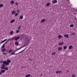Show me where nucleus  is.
I'll list each match as a JSON object with an SVG mask.
<instances>
[{"label": "nucleus", "mask_w": 77, "mask_h": 77, "mask_svg": "<svg viewBox=\"0 0 77 77\" xmlns=\"http://www.w3.org/2000/svg\"><path fill=\"white\" fill-rule=\"evenodd\" d=\"M13 33H14V32L12 31H11L10 32V35H12V34H13Z\"/></svg>", "instance_id": "25"}, {"label": "nucleus", "mask_w": 77, "mask_h": 77, "mask_svg": "<svg viewBox=\"0 0 77 77\" xmlns=\"http://www.w3.org/2000/svg\"><path fill=\"white\" fill-rule=\"evenodd\" d=\"M18 49L17 50H14V52H16V51H18Z\"/></svg>", "instance_id": "46"}, {"label": "nucleus", "mask_w": 77, "mask_h": 77, "mask_svg": "<svg viewBox=\"0 0 77 77\" xmlns=\"http://www.w3.org/2000/svg\"><path fill=\"white\" fill-rule=\"evenodd\" d=\"M56 53L55 52H53L51 53L52 55H55V54H56Z\"/></svg>", "instance_id": "32"}, {"label": "nucleus", "mask_w": 77, "mask_h": 77, "mask_svg": "<svg viewBox=\"0 0 77 77\" xmlns=\"http://www.w3.org/2000/svg\"><path fill=\"white\" fill-rule=\"evenodd\" d=\"M40 76H42V74L40 75Z\"/></svg>", "instance_id": "49"}, {"label": "nucleus", "mask_w": 77, "mask_h": 77, "mask_svg": "<svg viewBox=\"0 0 77 77\" xmlns=\"http://www.w3.org/2000/svg\"><path fill=\"white\" fill-rule=\"evenodd\" d=\"M5 50H6V49L4 48L1 50V51L2 52V53H3L5 51Z\"/></svg>", "instance_id": "20"}, {"label": "nucleus", "mask_w": 77, "mask_h": 77, "mask_svg": "<svg viewBox=\"0 0 77 77\" xmlns=\"http://www.w3.org/2000/svg\"><path fill=\"white\" fill-rule=\"evenodd\" d=\"M45 19H42V20L41 21V23H44V22H45Z\"/></svg>", "instance_id": "11"}, {"label": "nucleus", "mask_w": 77, "mask_h": 77, "mask_svg": "<svg viewBox=\"0 0 77 77\" xmlns=\"http://www.w3.org/2000/svg\"><path fill=\"white\" fill-rule=\"evenodd\" d=\"M26 77H30V74H28L27 75H25Z\"/></svg>", "instance_id": "17"}, {"label": "nucleus", "mask_w": 77, "mask_h": 77, "mask_svg": "<svg viewBox=\"0 0 77 77\" xmlns=\"http://www.w3.org/2000/svg\"><path fill=\"white\" fill-rule=\"evenodd\" d=\"M19 31L18 30H17L16 32L17 33H18L19 32Z\"/></svg>", "instance_id": "41"}, {"label": "nucleus", "mask_w": 77, "mask_h": 77, "mask_svg": "<svg viewBox=\"0 0 77 77\" xmlns=\"http://www.w3.org/2000/svg\"><path fill=\"white\" fill-rule=\"evenodd\" d=\"M50 4L49 3H48L46 4V6H50Z\"/></svg>", "instance_id": "26"}, {"label": "nucleus", "mask_w": 77, "mask_h": 77, "mask_svg": "<svg viewBox=\"0 0 77 77\" xmlns=\"http://www.w3.org/2000/svg\"><path fill=\"white\" fill-rule=\"evenodd\" d=\"M74 27L73 24H71L70 25V27Z\"/></svg>", "instance_id": "31"}, {"label": "nucleus", "mask_w": 77, "mask_h": 77, "mask_svg": "<svg viewBox=\"0 0 77 77\" xmlns=\"http://www.w3.org/2000/svg\"><path fill=\"white\" fill-rule=\"evenodd\" d=\"M64 37L67 38H69V36H68V35H64Z\"/></svg>", "instance_id": "9"}, {"label": "nucleus", "mask_w": 77, "mask_h": 77, "mask_svg": "<svg viewBox=\"0 0 77 77\" xmlns=\"http://www.w3.org/2000/svg\"><path fill=\"white\" fill-rule=\"evenodd\" d=\"M26 50V49H24L23 50H22V51H25Z\"/></svg>", "instance_id": "44"}, {"label": "nucleus", "mask_w": 77, "mask_h": 77, "mask_svg": "<svg viewBox=\"0 0 77 77\" xmlns=\"http://www.w3.org/2000/svg\"><path fill=\"white\" fill-rule=\"evenodd\" d=\"M3 62L4 64L5 63V65L6 66H8V65H9V63L11 62V60H7V62L6 60H5Z\"/></svg>", "instance_id": "1"}, {"label": "nucleus", "mask_w": 77, "mask_h": 77, "mask_svg": "<svg viewBox=\"0 0 77 77\" xmlns=\"http://www.w3.org/2000/svg\"><path fill=\"white\" fill-rule=\"evenodd\" d=\"M68 48H69V49H72V46L70 45L69 46Z\"/></svg>", "instance_id": "16"}, {"label": "nucleus", "mask_w": 77, "mask_h": 77, "mask_svg": "<svg viewBox=\"0 0 77 77\" xmlns=\"http://www.w3.org/2000/svg\"><path fill=\"white\" fill-rule=\"evenodd\" d=\"M3 54H5V55H6V54H6L5 53H3Z\"/></svg>", "instance_id": "42"}, {"label": "nucleus", "mask_w": 77, "mask_h": 77, "mask_svg": "<svg viewBox=\"0 0 77 77\" xmlns=\"http://www.w3.org/2000/svg\"><path fill=\"white\" fill-rule=\"evenodd\" d=\"M6 43V42H5V43H4L3 45H2V47H1V48H3L5 46V44Z\"/></svg>", "instance_id": "10"}, {"label": "nucleus", "mask_w": 77, "mask_h": 77, "mask_svg": "<svg viewBox=\"0 0 77 77\" xmlns=\"http://www.w3.org/2000/svg\"><path fill=\"white\" fill-rule=\"evenodd\" d=\"M64 44V43L63 42L60 43L58 44L59 45H63V44Z\"/></svg>", "instance_id": "15"}, {"label": "nucleus", "mask_w": 77, "mask_h": 77, "mask_svg": "<svg viewBox=\"0 0 77 77\" xmlns=\"http://www.w3.org/2000/svg\"><path fill=\"white\" fill-rule=\"evenodd\" d=\"M10 39H11V38L9 39L6 41V42H8L9 41H10Z\"/></svg>", "instance_id": "38"}, {"label": "nucleus", "mask_w": 77, "mask_h": 77, "mask_svg": "<svg viewBox=\"0 0 77 77\" xmlns=\"http://www.w3.org/2000/svg\"><path fill=\"white\" fill-rule=\"evenodd\" d=\"M11 51H12V50H10L9 51V53H11Z\"/></svg>", "instance_id": "45"}, {"label": "nucleus", "mask_w": 77, "mask_h": 77, "mask_svg": "<svg viewBox=\"0 0 77 77\" xmlns=\"http://www.w3.org/2000/svg\"><path fill=\"white\" fill-rule=\"evenodd\" d=\"M11 5H14V1L13 0L11 1Z\"/></svg>", "instance_id": "18"}, {"label": "nucleus", "mask_w": 77, "mask_h": 77, "mask_svg": "<svg viewBox=\"0 0 77 77\" xmlns=\"http://www.w3.org/2000/svg\"><path fill=\"white\" fill-rule=\"evenodd\" d=\"M19 18H20V19L21 20H22V19H23V16L22 15V16H20Z\"/></svg>", "instance_id": "23"}, {"label": "nucleus", "mask_w": 77, "mask_h": 77, "mask_svg": "<svg viewBox=\"0 0 77 77\" xmlns=\"http://www.w3.org/2000/svg\"><path fill=\"white\" fill-rule=\"evenodd\" d=\"M3 7V4H0V8H2Z\"/></svg>", "instance_id": "27"}, {"label": "nucleus", "mask_w": 77, "mask_h": 77, "mask_svg": "<svg viewBox=\"0 0 77 77\" xmlns=\"http://www.w3.org/2000/svg\"><path fill=\"white\" fill-rule=\"evenodd\" d=\"M5 64V63L4 64L3 61V64H2V66L1 67V69H5V66H6V64Z\"/></svg>", "instance_id": "3"}, {"label": "nucleus", "mask_w": 77, "mask_h": 77, "mask_svg": "<svg viewBox=\"0 0 77 77\" xmlns=\"http://www.w3.org/2000/svg\"><path fill=\"white\" fill-rule=\"evenodd\" d=\"M62 38V35H59L58 36V39H61Z\"/></svg>", "instance_id": "8"}, {"label": "nucleus", "mask_w": 77, "mask_h": 77, "mask_svg": "<svg viewBox=\"0 0 77 77\" xmlns=\"http://www.w3.org/2000/svg\"><path fill=\"white\" fill-rule=\"evenodd\" d=\"M1 71L2 72H2H6V71L5 70H1Z\"/></svg>", "instance_id": "24"}, {"label": "nucleus", "mask_w": 77, "mask_h": 77, "mask_svg": "<svg viewBox=\"0 0 77 77\" xmlns=\"http://www.w3.org/2000/svg\"><path fill=\"white\" fill-rule=\"evenodd\" d=\"M15 14H16V11H13L12 12V14L13 15H15Z\"/></svg>", "instance_id": "12"}, {"label": "nucleus", "mask_w": 77, "mask_h": 77, "mask_svg": "<svg viewBox=\"0 0 77 77\" xmlns=\"http://www.w3.org/2000/svg\"><path fill=\"white\" fill-rule=\"evenodd\" d=\"M71 77H75V74H72L71 75Z\"/></svg>", "instance_id": "28"}, {"label": "nucleus", "mask_w": 77, "mask_h": 77, "mask_svg": "<svg viewBox=\"0 0 77 77\" xmlns=\"http://www.w3.org/2000/svg\"><path fill=\"white\" fill-rule=\"evenodd\" d=\"M7 41V39H5L3 41H2L1 42H0V44H3V43L4 42H5V41Z\"/></svg>", "instance_id": "7"}, {"label": "nucleus", "mask_w": 77, "mask_h": 77, "mask_svg": "<svg viewBox=\"0 0 77 77\" xmlns=\"http://www.w3.org/2000/svg\"><path fill=\"white\" fill-rule=\"evenodd\" d=\"M20 12V10H18L17 11V12L18 13V12Z\"/></svg>", "instance_id": "40"}, {"label": "nucleus", "mask_w": 77, "mask_h": 77, "mask_svg": "<svg viewBox=\"0 0 77 77\" xmlns=\"http://www.w3.org/2000/svg\"><path fill=\"white\" fill-rule=\"evenodd\" d=\"M29 60H31V59H30Z\"/></svg>", "instance_id": "50"}, {"label": "nucleus", "mask_w": 77, "mask_h": 77, "mask_svg": "<svg viewBox=\"0 0 77 77\" xmlns=\"http://www.w3.org/2000/svg\"><path fill=\"white\" fill-rule=\"evenodd\" d=\"M17 29L19 30H20V29H21V25H19L17 27Z\"/></svg>", "instance_id": "13"}, {"label": "nucleus", "mask_w": 77, "mask_h": 77, "mask_svg": "<svg viewBox=\"0 0 77 77\" xmlns=\"http://www.w3.org/2000/svg\"><path fill=\"white\" fill-rule=\"evenodd\" d=\"M60 72L62 73V71H57L56 72V73L57 74H59V73H60Z\"/></svg>", "instance_id": "14"}, {"label": "nucleus", "mask_w": 77, "mask_h": 77, "mask_svg": "<svg viewBox=\"0 0 77 77\" xmlns=\"http://www.w3.org/2000/svg\"><path fill=\"white\" fill-rule=\"evenodd\" d=\"M0 62L1 63H3V60L1 61Z\"/></svg>", "instance_id": "47"}, {"label": "nucleus", "mask_w": 77, "mask_h": 77, "mask_svg": "<svg viewBox=\"0 0 77 77\" xmlns=\"http://www.w3.org/2000/svg\"><path fill=\"white\" fill-rule=\"evenodd\" d=\"M57 2V0H54L52 2V3L53 4H54L55 3H56Z\"/></svg>", "instance_id": "5"}, {"label": "nucleus", "mask_w": 77, "mask_h": 77, "mask_svg": "<svg viewBox=\"0 0 77 77\" xmlns=\"http://www.w3.org/2000/svg\"><path fill=\"white\" fill-rule=\"evenodd\" d=\"M20 38V36H19L17 37H13L11 38V40H14V39H15V41H17V40H18Z\"/></svg>", "instance_id": "2"}, {"label": "nucleus", "mask_w": 77, "mask_h": 77, "mask_svg": "<svg viewBox=\"0 0 77 77\" xmlns=\"http://www.w3.org/2000/svg\"><path fill=\"white\" fill-rule=\"evenodd\" d=\"M62 49V48L61 47H60L58 48V50H59V51H60Z\"/></svg>", "instance_id": "19"}, {"label": "nucleus", "mask_w": 77, "mask_h": 77, "mask_svg": "<svg viewBox=\"0 0 77 77\" xmlns=\"http://www.w3.org/2000/svg\"><path fill=\"white\" fill-rule=\"evenodd\" d=\"M23 51H22L20 52H19L18 53H17V54H20V53H23Z\"/></svg>", "instance_id": "35"}, {"label": "nucleus", "mask_w": 77, "mask_h": 77, "mask_svg": "<svg viewBox=\"0 0 77 77\" xmlns=\"http://www.w3.org/2000/svg\"><path fill=\"white\" fill-rule=\"evenodd\" d=\"M74 20H75L74 21V22L75 24H76L77 23V19L76 17H74Z\"/></svg>", "instance_id": "4"}, {"label": "nucleus", "mask_w": 77, "mask_h": 77, "mask_svg": "<svg viewBox=\"0 0 77 77\" xmlns=\"http://www.w3.org/2000/svg\"><path fill=\"white\" fill-rule=\"evenodd\" d=\"M68 0V2H69V0Z\"/></svg>", "instance_id": "51"}, {"label": "nucleus", "mask_w": 77, "mask_h": 77, "mask_svg": "<svg viewBox=\"0 0 77 77\" xmlns=\"http://www.w3.org/2000/svg\"><path fill=\"white\" fill-rule=\"evenodd\" d=\"M24 47V46H23V47H21V48H20L19 49H17V50H20V49H21V48H23V47Z\"/></svg>", "instance_id": "37"}, {"label": "nucleus", "mask_w": 77, "mask_h": 77, "mask_svg": "<svg viewBox=\"0 0 77 77\" xmlns=\"http://www.w3.org/2000/svg\"><path fill=\"white\" fill-rule=\"evenodd\" d=\"M69 4H70V3L69 2Z\"/></svg>", "instance_id": "52"}, {"label": "nucleus", "mask_w": 77, "mask_h": 77, "mask_svg": "<svg viewBox=\"0 0 77 77\" xmlns=\"http://www.w3.org/2000/svg\"><path fill=\"white\" fill-rule=\"evenodd\" d=\"M63 48L64 50H65L66 48H67V47L66 46H65L63 47Z\"/></svg>", "instance_id": "30"}, {"label": "nucleus", "mask_w": 77, "mask_h": 77, "mask_svg": "<svg viewBox=\"0 0 77 77\" xmlns=\"http://www.w3.org/2000/svg\"><path fill=\"white\" fill-rule=\"evenodd\" d=\"M15 5L16 6H18V2H16Z\"/></svg>", "instance_id": "33"}, {"label": "nucleus", "mask_w": 77, "mask_h": 77, "mask_svg": "<svg viewBox=\"0 0 77 77\" xmlns=\"http://www.w3.org/2000/svg\"><path fill=\"white\" fill-rule=\"evenodd\" d=\"M21 68H24V67H21Z\"/></svg>", "instance_id": "48"}, {"label": "nucleus", "mask_w": 77, "mask_h": 77, "mask_svg": "<svg viewBox=\"0 0 77 77\" xmlns=\"http://www.w3.org/2000/svg\"><path fill=\"white\" fill-rule=\"evenodd\" d=\"M18 14H19V13H16L15 14V16H17V15H18Z\"/></svg>", "instance_id": "39"}, {"label": "nucleus", "mask_w": 77, "mask_h": 77, "mask_svg": "<svg viewBox=\"0 0 77 77\" xmlns=\"http://www.w3.org/2000/svg\"><path fill=\"white\" fill-rule=\"evenodd\" d=\"M23 51H22L20 52H19L18 53H17V54H20V53H23Z\"/></svg>", "instance_id": "34"}, {"label": "nucleus", "mask_w": 77, "mask_h": 77, "mask_svg": "<svg viewBox=\"0 0 77 77\" xmlns=\"http://www.w3.org/2000/svg\"><path fill=\"white\" fill-rule=\"evenodd\" d=\"M15 53L14 52L11 53V54H10V55H17V54H15Z\"/></svg>", "instance_id": "6"}, {"label": "nucleus", "mask_w": 77, "mask_h": 77, "mask_svg": "<svg viewBox=\"0 0 77 77\" xmlns=\"http://www.w3.org/2000/svg\"><path fill=\"white\" fill-rule=\"evenodd\" d=\"M2 72H0V75H2Z\"/></svg>", "instance_id": "43"}, {"label": "nucleus", "mask_w": 77, "mask_h": 77, "mask_svg": "<svg viewBox=\"0 0 77 77\" xmlns=\"http://www.w3.org/2000/svg\"><path fill=\"white\" fill-rule=\"evenodd\" d=\"M5 69L6 71H8V67H6L4 68Z\"/></svg>", "instance_id": "29"}, {"label": "nucleus", "mask_w": 77, "mask_h": 77, "mask_svg": "<svg viewBox=\"0 0 77 77\" xmlns=\"http://www.w3.org/2000/svg\"><path fill=\"white\" fill-rule=\"evenodd\" d=\"M14 21H15V20L13 19V20H11L10 21V23H14Z\"/></svg>", "instance_id": "21"}, {"label": "nucleus", "mask_w": 77, "mask_h": 77, "mask_svg": "<svg viewBox=\"0 0 77 77\" xmlns=\"http://www.w3.org/2000/svg\"><path fill=\"white\" fill-rule=\"evenodd\" d=\"M75 35V33L73 32L71 34V35Z\"/></svg>", "instance_id": "36"}, {"label": "nucleus", "mask_w": 77, "mask_h": 77, "mask_svg": "<svg viewBox=\"0 0 77 77\" xmlns=\"http://www.w3.org/2000/svg\"><path fill=\"white\" fill-rule=\"evenodd\" d=\"M15 45H16L17 46H18V43L17 42H15Z\"/></svg>", "instance_id": "22"}]
</instances>
